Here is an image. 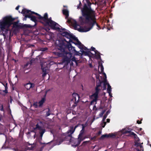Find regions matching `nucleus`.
Masks as SVG:
<instances>
[{
  "instance_id": "nucleus-1",
  "label": "nucleus",
  "mask_w": 151,
  "mask_h": 151,
  "mask_svg": "<svg viewBox=\"0 0 151 151\" xmlns=\"http://www.w3.org/2000/svg\"><path fill=\"white\" fill-rule=\"evenodd\" d=\"M91 5L90 3L88 4V6L85 4L83 8L81 9L82 16L79 17V21L81 25L85 24L83 28H81L75 20L68 18L69 11L67 9L63 10V13L65 16V19H68V21L73 25L75 29L80 32H86L91 30L95 25L98 27L97 29L98 30L100 29L96 23L95 12L91 8Z\"/></svg>"
},
{
  "instance_id": "nucleus-2",
  "label": "nucleus",
  "mask_w": 151,
  "mask_h": 151,
  "mask_svg": "<svg viewBox=\"0 0 151 151\" xmlns=\"http://www.w3.org/2000/svg\"><path fill=\"white\" fill-rule=\"evenodd\" d=\"M22 14H28L26 17L30 18L32 21L35 23V25H36V23L38 19L40 20V22L46 26H49L52 29L57 30L59 29V25L57 23L52 20L51 18H48V14L45 13L43 17H42L40 15L34 12H31L26 9H23L21 12Z\"/></svg>"
},
{
  "instance_id": "nucleus-3",
  "label": "nucleus",
  "mask_w": 151,
  "mask_h": 151,
  "mask_svg": "<svg viewBox=\"0 0 151 151\" xmlns=\"http://www.w3.org/2000/svg\"><path fill=\"white\" fill-rule=\"evenodd\" d=\"M127 133H130V135L133 136L135 139V146L136 147L135 149L136 150V151H143V148L142 145L143 143L140 144V142H139V139L137 137V135L134 133L131 132V130L127 128L123 129L120 132H118L116 135H118L117 137H119L121 136L122 134Z\"/></svg>"
},
{
  "instance_id": "nucleus-4",
  "label": "nucleus",
  "mask_w": 151,
  "mask_h": 151,
  "mask_svg": "<svg viewBox=\"0 0 151 151\" xmlns=\"http://www.w3.org/2000/svg\"><path fill=\"white\" fill-rule=\"evenodd\" d=\"M61 34L63 36L69 39L68 42L69 43L74 44L80 49L83 48V45L79 41L77 38L72 34L66 32H63L61 33Z\"/></svg>"
},
{
  "instance_id": "nucleus-5",
  "label": "nucleus",
  "mask_w": 151,
  "mask_h": 151,
  "mask_svg": "<svg viewBox=\"0 0 151 151\" xmlns=\"http://www.w3.org/2000/svg\"><path fill=\"white\" fill-rule=\"evenodd\" d=\"M14 19L10 16L4 17L0 21V28L2 30H8V27L12 23Z\"/></svg>"
},
{
  "instance_id": "nucleus-6",
  "label": "nucleus",
  "mask_w": 151,
  "mask_h": 151,
  "mask_svg": "<svg viewBox=\"0 0 151 151\" xmlns=\"http://www.w3.org/2000/svg\"><path fill=\"white\" fill-rule=\"evenodd\" d=\"M96 78H99V79L97 81L96 86V91L90 97L92 99V101L90 103V104L91 105L94 104V103H95V104L96 103V102L98 98V94L100 90L99 87L100 86L101 83V81L99 79V77L97 76Z\"/></svg>"
},
{
  "instance_id": "nucleus-7",
  "label": "nucleus",
  "mask_w": 151,
  "mask_h": 151,
  "mask_svg": "<svg viewBox=\"0 0 151 151\" xmlns=\"http://www.w3.org/2000/svg\"><path fill=\"white\" fill-rule=\"evenodd\" d=\"M42 124L41 122L37 123L36 125V127L34 128V132H35V134L34 135V138H35V136L37 134V133H39L40 134V140L42 139V137L43 134L45 133V129L43 127H42L40 124Z\"/></svg>"
},
{
  "instance_id": "nucleus-8",
  "label": "nucleus",
  "mask_w": 151,
  "mask_h": 151,
  "mask_svg": "<svg viewBox=\"0 0 151 151\" xmlns=\"http://www.w3.org/2000/svg\"><path fill=\"white\" fill-rule=\"evenodd\" d=\"M78 126L76 125L75 126L74 128L73 127H71L70 129L67 131V134H66V135H63V138L64 139H61L58 145L60 144L64 141H67L70 140L71 137V134L73 133L76 128Z\"/></svg>"
},
{
  "instance_id": "nucleus-9",
  "label": "nucleus",
  "mask_w": 151,
  "mask_h": 151,
  "mask_svg": "<svg viewBox=\"0 0 151 151\" xmlns=\"http://www.w3.org/2000/svg\"><path fill=\"white\" fill-rule=\"evenodd\" d=\"M83 46V48L81 49V50H81V51L82 52V53L81 54V55H87L88 54V52H89L91 50L94 52L96 55L97 56V58H99L100 57V55L99 53L97 52L94 47H91V50H90L89 49H88L84 45Z\"/></svg>"
},
{
  "instance_id": "nucleus-10",
  "label": "nucleus",
  "mask_w": 151,
  "mask_h": 151,
  "mask_svg": "<svg viewBox=\"0 0 151 151\" xmlns=\"http://www.w3.org/2000/svg\"><path fill=\"white\" fill-rule=\"evenodd\" d=\"M47 64L45 63H44V65H43V64H41L42 69L43 72L42 76L43 77H44L48 73V71L49 70V68L48 66L49 65H47L45 67H44L45 66L47 65Z\"/></svg>"
},
{
  "instance_id": "nucleus-11",
  "label": "nucleus",
  "mask_w": 151,
  "mask_h": 151,
  "mask_svg": "<svg viewBox=\"0 0 151 151\" xmlns=\"http://www.w3.org/2000/svg\"><path fill=\"white\" fill-rule=\"evenodd\" d=\"M68 49L70 52L69 54L70 55V58L72 56L71 53H75V55H78L79 52L76 50L75 47L72 46L70 43L69 45Z\"/></svg>"
},
{
  "instance_id": "nucleus-12",
  "label": "nucleus",
  "mask_w": 151,
  "mask_h": 151,
  "mask_svg": "<svg viewBox=\"0 0 151 151\" xmlns=\"http://www.w3.org/2000/svg\"><path fill=\"white\" fill-rule=\"evenodd\" d=\"M104 88L103 89V90L106 89V86L107 85L108 86V88L107 89V92L109 93V96H110L111 97H112V94L111 93V86L110 85L109 83L107 82L106 81H105L104 82Z\"/></svg>"
},
{
  "instance_id": "nucleus-13",
  "label": "nucleus",
  "mask_w": 151,
  "mask_h": 151,
  "mask_svg": "<svg viewBox=\"0 0 151 151\" xmlns=\"http://www.w3.org/2000/svg\"><path fill=\"white\" fill-rule=\"evenodd\" d=\"M35 85L34 84L29 83L26 84L25 86V87L27 88V89L28 90H29L31 88H32L34 87Z\"/></svg>"
},
{
  "instance_id": "nucleus-14",
  "label": "nucleus",
  "mask_w": 151,
  "mask_h": 151,
  "mask_svg": "<svg viewBox=\"0 0 151 151\" xmlns=\"http://www.w3.org/2000/svg\"><path fill=\"white\" fill-rule=\"evenodd\" d=\"M73 62L75 63V64L77 65V60L75 57H73L70 61L69 62L71 65H73L74 64Z\"/></svg>"
},
{
  "instance_id": "nucleus-15",
  "label": "nucleus",
  "mask_w": 151,
  "mask_h": 151,
  "mask_svg": "<svg viewBox=\"0 0 151 151\" xmlns=\"http://www.w3.org/2000/svg\"><path fill=\"white\" fill-rule=\"evenodd\" d=\"M115 135H114L113 134H105L103 135L101 137L102 138H103L104 137H112L114 136H115Z\"/></svg>"
},
{
  "instance_id": "nucleus-16",
  "label": "nucleus",
  "mask_w": 151,
  "mask_h": 151,
  "mask_svg": "<svg viewBox=\"0 0 151 151\" xmlns=\"http://www.w3.org/2000/svg\"><path fill=\"white\" fill-rule=\"evenodd\" d=\"M85 139V138L83 137L82 135H81L80 136V135H79L78 138V144H79L83 140Z\"/></svg>"
},
{
  "instance_id": "nucleus-17",
  "label": "nucleus",
  "mask_w": 151,
  "mask_h": 151,
  "mask_svg": "<svg viewBox=\"0 0 151 151\" xmlns=\"http://www.w3.org/2000/svg\"><path fill=\"white\" fill-rule=\"evenodd\" d=\"M45 101V98H43L41 101H40L39 102V106H42V104H43V103Z\"/></svg>"
},
{
  "instance_id": "nucleus-18",
  "label": "nucleus",
  "mask_w": 151,
  "mask_h": 151,
  "mask_svg": "<svg viewBox=\"0 0 151 151\" xmlns=\"http://www.w3.org/2000/svg\"><path fill=\"white\" fill-rule=\"evenodd\" d=\"M107 116V115L105 114L103 116V119L102 120V122H104L103 123V124L104 123V126H102V127H103V128H104V127L105 126V125L106 124V122H104V121H105V119H106V118Z\"/></svg>"
},
{
  "instance_id": "nucleus-19",
  "label": "nucleus",
  "mask_w": 151,
  "mask_h": 151,
  "mask_svg": "<svg viewBox=\"0 0 151 151\" xmlns=\"http://www.w3.org/2000/svg\"><path fill=\"white\" fill-rule=\"evenodd\" d=\"M4 86L5 87V90H3V91L5 93H7L8 92L7 90V83H6V84L5 85H4Z\"/></svg>"
},
{
  "instance_id": "nucleus-20",
  "label": "nucleus",
  "mask_w": 151,
  "mask_h": 151,
  "mask_svg": "<svg viewBox=\"0 0 151 151\" xmlns=\"http://www.w3.org/2000/svg\"><path fill=\"white\" fill-rule=\"evenodd\" d=\"M83 125V127H82V129L79 135H80V136H81V135H82L84 132V127L83 126V125Z\"/></svg>"
},
{
  "instance_id": "nucleus-21",
  "label": "nucleus",
  "mask_w": 151,
  "mask_h": 151,
  "mask_svg": "<svg viewBox=\"0 0 151 151\" xmlns=\"http://www.w3.org/2000/svg\"><path fill=\"white\" fill-rule=\"evenodd\" d=\"M40 143L41 144H43L44 145L41 147V150H40V151H42V150L43 149L44 147L45 146V144L48 143H42L41 142H40Z\"/></svg>"
},
{
  "instance_id": "nucleus-22",
  "label": "nucleus",
  "mask_w": 151,
  "mask_h": 151,
  "mask_svg": "<svg viewBox=\"0 0 151 151\" xmlns=\"http://www.w3.org/2000/svg\"><path fill=\"white\" fill-rule=\"evenodd\" d=\"M105 110H102V112L99 114V117H101L102 116L103 114L105 113Z\"/></svg>"
},
{
  "instance_id": "nucleus-23",
  "label": "nucleus",
  "mask_w": 151,
  "mask_h": 151,
  "mask_svg": "<svg viewBox=\"0 0 151 151\" xmlns=\"http://www.w3.org/2000/svg\"><path fill=\"white\" fill-rule=\"evenodd\" d=\"M100 68H101V72H103L104 71V68L102 65L100 66Z\"/></svg>"
},
{
  "instance_id": "nucleus-24",
  "label": "nucleus",
  "mask_w": 151,
  "mask_h": 151,
  "mask_svg": "<svg viewBox=\"0 0 151 151\" xmlns=\"http://www.w3.org/2000/svg\"><path fill=\"white\" fill-rule=\"evenodd\" d=\"M48 111L46 113V116H49L50 114L49 109H48Z\"/></svg>"
},
{
  "instance_id": "nucleus-25",
  "label": "nucleus",
  "mask_w": 151,
  "mask_h": 151,
  "mask_svg": "<svg viewBox=\"0 0 151 151\" xmlns=\"http://www.w3.org/2000/svg\"><path fill=\"white\" fill-rule=\"evenodd\" d=\"M74 96H75L76 99L77 98L78 99V100L79 98V96L78 94H74Z\"/></svg>"
},
{
  "instance_id": "nucleus-26",
  "label": "nucleus",
  "mask_w": 151,
  "mask_h": 151,
  "mask_svg": "<svg viewBox=\"0 0 151 151\" xmlns=\"http://www.w3.org/2000/svg\"><path fill=\"white\" fill-rule=\"evenodd\" d=\"M25 14V17H24V20H25L26 19V18L27 17H26V15H27V14H28H28Z\"/></svg>"
},
{
  "instance_id": "nucleus-27",
  "label": "nucleus",
  "mask_w": 151,
  "mask_h": 151,
  "mask_svg": "<svg viewBox=\"0 0 151 151\" xmlns=\"http://www.w3.org/2000/svg\"><path fill=\"white\" fill-rule=\"evenodd\" d=\"M1 108L0 109V110L1 111H4V108H3V105H1Z\"/></svg>"
},
{
  "instance_id": "nucleus-28",
  "label": "nucleus",
  "mask_w": 151,
  "mask_h": 151,
  "mask_svg": "<svg viewBox=\"0 0 151 151\" xmlns=\"http://www.w3.org/2000/svg\"><path fill=\"white\" fill-rule=\"evenodd\" d=\"M81 2L80 1V3H79V5H78V6H77V9H79V6H81Z\"/></svg>"
},
{
  "instance_id": "nucleus-29",
  "label": "nucleus",
  "mask_w": 151,
  "mask_h": 151,
  "mask_svg": "<svg viewBox=\"0 0 151 151\" xmlns=\"http://www.w3.org/2000/svg\"><path fill=\"white\" fill-rule=\"evenodd\" d=\"M103 74H104V77H105V79H106V74H105V73H103Z\"/></svg>"
},
{
  "instance_id": "nucleus-30",
  "label": "nucleus",
  "mask_w": 151,
  "mask_h": 151,
  "mask_svg": "<svg viewBox=\"0 0 151 151\" xmlns=\"http://www.w3.org/2000/svg\"><path fill=\"white\" fill-rule=\"evenodd\" d=\"M137 123L138 124H140L141 123V122L139 120H138L137 121Z\"/></svg>"
},
{
  "instance_id": "nucleus-31",
  "label": "nucleus",
  "mask_w": 151,
  "mask_h": 151,
  "mask_svg": "<svg viewBox=\"0 0 151 151\" xmlns=\"http://www.w3.org/2000/svg\"><path fill=\"white\" fill-rule=\"evenodd\" d=\"M96 137H92L91 138V140H93L96 139Z\"/></svg>"
},
{
  "instance_id": "nucleus-32",
  "label": "nucleus",
  "mask_w": 151,
  "mask_h": 151,
  "mask_svg": "<svg viewBox=\"0 0 151 151\" xmlns=\"http://www.w3.org/2000/svg\"><path fill=\"white\" fill-rule=\"evenodd\" d=\"M2 116L0 114V120L1 121L2 119Z\"/></svg>"
},
{
  "instance_id": "nucleus-33",
  "label": "nucleus",
  "mask_w": 151,
  "mask_h": 151,
  "mask_svg": "<svg viewBox=\"0 0 151 151\" xmlns=\"http://www.w3.org/2000/svg\"><path fill=\"white\" fill-rule=\"evenodd\" d=\"M19 6H17L16 8V9L17 10H18L19 9Z\"/></svg>"
},
{
  "instance_id": "nucleus-34",
  "label": "nucleus",
  "mask_w": 151,
  "mask_h": 151,
  "mask_svg": "<svg viewBox=\"0 0 151 151\" xmlns=\"http://www.w3.org/2000/svg\"><path fill=\"white\" fill-rule=\"evenodd\" d=\"M106 120H107V122H110V119H106Z\"/></svg>"
},
{
  "instance_id": "nucleus-35",
  "label": "nucleus",
  "mask_w": 151,
  "mask_h": 151,
  "mask_svg": "<svg viewBox=\"0 0 151 151\" xmlns=\"http://www.w3.org/2000/svg\"><path fill=\"white\" fill-rule=\"evenodd\" d=\"M109 113V111H107L105 114L107 115H108V114Z\"/></svg>"
},
{
  "instance_id": "nucleus-36",
  "label": "nucleus",
  "mask_w": 151,
  "mask_h": 151,
  "mask_svg": "<svg viewBox=\"0 0 151 151\" xmlns=\"http://www.w3.org/2000/svg\"><path fill=\"white\" fill-rule=\"evenodd\" d=\"M18 24V22H14V25H16Z\"/></svg>"
},
{
  "instance_id": "nucleus-37",
  "label": "nucleus",
  "mask_w": 151,
  "mask_h": 151,
  "mask_svg": "<svg viewBox=\"0 0 151 151\" xmlns=\"http://www.w3.org/2000/svg\"><path fill=\"white\" fill-rule=\"evenodd\" d=\"M27 27H31V26L30 25H27Z\"/></svg>"
},
{
  "instance_id": "nucleus-38",
  "label": "nucleus",
  "mask_w": 151,
  "mask_h": 151,
  "mask_svg": "<svg viewBox=\"0 0 151 151\" xmlns=\"http://www.w3.org/2000/svg\"><path fill=\"white\" fill-rule=\"evenodd\" d=\"M104 122H102V123H101V125L102 126V127L103 126H104V124L103 123H103Z\"/></svg>"
},
{
  "instance_id": "nucleus-39",
  "label": "nucleus",
  "mask_w": 151,
  "mask_h": 151,
  "mask_svg": "<svg viewBox=\"0 0 151 151\" xmlns=\"http://www.w3.org/2000/svg\"><path fill=\"white\" fill-rule=\"evenodd\" d=\"M28 65V63H27L26 65H25V67L27 66Z\"/></svg>"
},
{
  "instance_id": "nucleus-40",
  "label": "nucleus",
  "mask_w": 151,
  "mask_h": 151,
  "mask_svg": "<svg viewBox=\"0 0 151 151\" xmlns=\"http://www.w3.org/2000/svg\"><path fill=\"white\" fill-rule=\"evenodd\" d=\"M2 84L4 86V85H5L6 83H2Z\"/></svg>"
},
{
  "instance_id": "nucleus-41",
  "label": "nucleus",
  "mask_w": 151,
  "mask_h": 151,
  "mask_svg": "<svg viewBox=\"0 0 151 151\" xmlns=\"http://www.w3.org/2000/svg\"><path fill=\"white\" fill-rule=\"evenodd\" d=\"M87 142V141H85V142H84L83 143H84V142L86 143Z\"/></svg>"
},
{
  "instance_id": "nucleus-42",
  "label": "nucleus",
  "mask_w": 151,
  "mask_h": 151,
  "mask_svg": "<svg viewBox=\"0 0 151 151\" xmlns=\"http://www.w3.org/2000/svg\"><path fill=\"white\" fill-rule=\"evenodd\" d=\"M142 129L141 128H140V130H142Z\"/></svg>"
},
{
  "instance_id": "nucleus-43",
  "label": "nucleus",
  "mask_w": 151,
  "mask_h": 151,
  "mask_svg": "<svg viewBox=\"0 0 151 151\" xmlns=\"http://www.w3.org/2000/svg\"><path fill=\"white\" fill-rule=\"evenodd\" d=\"M45 50H42V51H44Z\"/></svg>"
},
{
  "instance_id": "nucleus-44",
  "label": "nucleus",
  "mask_w": 151,
  "mask_h": 151,
  "mask_svg": "<svg viewBox=\"0 0 151 151\" xmlns=\"http://www.w3.org/2000/svg\"><path fill=\"white\" fill-rule=\"evenodd\" d=\"M65 29H62V30H64Z\"/></svg>"
},
{
  "instance_id": "nucleus-45",
  "label": "nucleus",
  "mask_w": 151,
  "mask_h": 151,
  "mask_svg": "<svg viewBox=\"0 0 151 151\" xmlns=\"http://www.w3.org/2000/svg\"><path fill=\"white\" fill-rule=\"evenodd\" d=\"M64 6V7H67L66 6Z\"/></svg>"
},
{
  "instance_id": "nucleus-46",
  "label": "nucleus",
  "mask_w": 151,
  "mask_h": 151,
  "mask_svg": "<svg viewBox=\"0 0 151 151\" xmlns=\"http://www.w3.org/2000/svg\"><path fill=\"white\" fill-rule=\"evenodd\" d=\"M101 132H99V134H100Z\"/></svg>"
},
{
  "instance_id": "nucleus-47",
  "label": "nucleus",
  "mask_w": 151,
  "mask_h": 151,
  "mask_svg": "<svg viewBox=\"0 0 151 151\" xmlns=\"http://www.w3.org/2000/svg\"><path fill=\"white\" fill-rule=\"evenodd\" d=\"M75 119V118H73V119Z\"/></svg>"
}]
</instances>
